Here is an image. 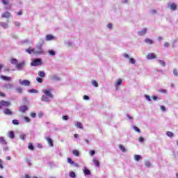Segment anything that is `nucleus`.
I'll return each mask as SVG.
<instances>
[{
    "instance_id": "44",
    "label": "nucleus",
    "mask_w": 178,
    "mask_h": 178,
    "mask_svg": "<svg viewBox=\"0 0 178 178\" xmlns=\"http://www.w3.org/2000/svg\"><path fill=\"white\" fill-rule=\"evenodd\" d=\"M30 116H31V118H32L33 119H35V118H37V113H30Z\"/></svg>"
},
{
    "instance_id": "20",
    "label": "nucleus",
    "mask_w": 178,
    "mask_h": 178,
    "mask_svg": "<svg viewBox=\"0 0 178 178\" xmlns=\"http://www.w3.org/2000/svg\"><path fill=\"white\" fill-rule=\"evenodd\" d=\"M55 37L52 35H46V41H52V40H54Z\"/></svg>"
},
{
    "instance_id": "19",
    "label": "nucleus",
    "mask_w": 178,
    "mask_h": 178,
    "mask_svg": "<svg viewBox=\"0 0 178 178\" xmlns=\"http://www.w3.org/2000/svg\"><path fill=\"white\" fill-rule=\"evenodd\" d=\"M25 51L26 52L29 54V55H31V54H35V50L34 49H31V47L29 49H26Z\"/></svg>"
},
{
    "instance_id": "62",
    "label": "nucleus",
    "mask_w": 178,
    "mask_h": 178,
    "mask_svg": "<svg viewBox=\"0 0 178 178\" xmlns=\"http://www.w3.org/2000/svg\"><path fill=\"white\" fill-rule=\"evenodd\" d=\"M150 13L152 14V15H155V13H156V10H150Z\"/></svg>"
},
{
    "instance_id": "14",
    "label": "nucleus",
    "mask_w": 178,
    "mask_h": 178,
    "mask_svg": "<svg viewBox=\"0 0 178 178\" xmlns=\"http://www.w3.org/2000/svg\"><path fill=\"white\" fill-rule=\"evenodd\" d=\"M51 80H54V81H60V77L56 74H53Z\"/></svg>"
},
{
    "instance_id": "6",
    "label": "nucleus",
    "mask_w": 178,
    "mask_h": 178,
    "mask_svg": "<svg viewBox=\"0 0 178 178\" xmlns=\"http://www.w3.org/2000/svg\"><path fill=\"white\" fill-rule=\"evenodd\" d=\"M10 105L11 104L9 102H6L5 100L0 101V109H2L3 106L8 107V106H10Z\"/></svg>"
},
{
    "instance_id": "24",
    "label": "nucleus",
    "mask_w": 178,
    "mask_h": 178,
    "mask_svg": "<svg viewBox=\"0 0 178 178\" xmlns=\"http://www.w3.org/2000/svg\"><path fill=\"white\" fill-rule=\"evenodd\" d=\"M75 126L77 127V129H83V124L80 122H76L75 123Z\"/></svg>"
},
{
    "instance_id": "11",
    "label": "nucleus",
    "mask_w": 178,
    "mask_h": 178,
    "mask_svg": "<svg viewBox=\"0 0 178 178\" xmlns=\"http://www.w3.org/2000/svg\"><path fill=\"white\" fill-rule=\"evenodd\" d=\"M26 111H29V107L27 106L24 105L19 107V112L24 113Z\"/></svg>"
},
{
    "instance_id": "2",
    "label": "nucleus",
    "mask_w": 178,
    "mask_h": 178,
    "mask_svg": "<svg viewBox=\"0 0 178 178\" xmlns=\"http://www.w3.org/2000/svg\"><path fill=\"white\" fill-rule=\"evenodd\" d=\"M44 45V40L40 39L39 44L36 46L35 49V55H42L44 50H42V46Z\"/></svg>"
},
{
    "instance_id": "18",
    "label": "nucleus",
    "mask_w": 178,
    "mask_h": 178,
    "mask_svg": "<svg viewBox=\"0 0 178 178\" xmlns=\"http://www.w3.org/2000/svg\"><path fill=\"white\" fill-rule=\"evenodd\" d=\"M46 140L48 144L50 145V147H54V140H52V138L47 137Z\"/></svg>"
},
{
    "instance_id": "40",
    "label": "nucleus",
    "mask_w": 178,
    "mask_h": 178,
    "mask_svg": "<svg viewBox=\"0 0 178 178\" xmlns=\"http://www.w3.org/2000/svg\"><path fill=\"white\" fill-rule=\"evenodd\" d=\"M70 176L72 178H76V172H73V171L70 172Z\"/></svg>"
},
{
    "instance_id": "26",
    "label": "nucleus",
    "mask_w": 178,
    "mask_h": 178,
    "mask_svg": "<svg viewBox=\"0 0 178 178\" xmlns=\"http://www.w3.org/2000/svg\"><path fill=\"white\" fill-rule=\"evenodd\" d=\"M145 166H146V168H151L152 166V164L151 163V162H149V161H145Z\"/></svg>"
},
{
    "instance_id": "47",
    "label": "nucleus",
    "mask_w": 178,
    "mask_h": 178,
    "mask_svg": "<svg viewBox=\"0 0 178 178\" xmlns=\"http://www.w3.org/2000/svg\"><path fill=\"white\" fill-rule=\"evenodd\" d=\"M67 162H68V163H70L71 165H74V161H73V160H72V159H70V158L67 159Z\"/></svg>"
},
{
    "instance_id": "12",
    "label": "nucleus",
    "mask_w": 178,
    "mask_h": 178,
    "mask_svg": "<svg viewBox=\"0 0 178 178\" xmlns=\"http://www.w3.org/2000/svg\"><path fill=\"white\" fill-rule=\"evenodd\" d=\"M11 15L9 12H5L1 15V17H4L5 19H9Z\"/></svg>"
},
{
    "instance_id": "29",
    "label": "nucleus",
    "mask_w": 178,
    "mask_h": 178,
    "mask_svg": "<svg viewBox=\"0 0 178 178\" xmlns=\"http://www.w3.org/2000/svg\"><path fill=\"white\" fill-rule=\"evenodd\" d=\"M0 143L5 144L6 145L8 144V142L5 140V138L3 137H0Z\"/></svg>"
},
{
    "instance_id": "31",
    "label": "nucleus",
    "mask_w": 178,
    "mask_h": 178,
    "mask_svg": "<svg viewBox=\"0 0 178 178\" xmlns=\"http://www.w3.org/2000/svg\"><path fill=\"white\" fill-rule=\"evenodd\" d=\"M166 135L168 136V137H170V138H172V137H175V134L171 131H167Z\"/></svg>"
},
{
    "instance_id": "52",
    "label": "nucleus",
    "mask_w": 178,
    "mask_h": 178,
    "mask_svg": "<svg viewBox=\"0 0 178 178\" xmlns=\"http://www.w3.org/2000/svg\"><path fill=\"white\" fill-rule=\"evenodd\" d=\"M20 138H21V140H26V135L24 134H22L20 135Z\"/></svg>"
},
{
    "instance_id": "63",
    "label": "nucleus",
    "mask_w": 178,
    "mask_h": 178,
    "mask_svg": "<svg viewBox=\"0 0 178 178\" xmlns=\"http://www.w3.org/2000/svg\"><path fill=\"white\" fill-rule=\"evenodd\" d=\"M38 116L39 118H42V116H44V113H39L38 114Z\"/></svg>"
},
{
    "instance_id": "4",
    "label": "nucleus",
    "mask_w": 178,
    "mask_h": 178,
    "mask_svg": "<svg viewBox=\"0 0 178 178\" xmlns=\"http://www.w3.org/2000/svg\"><path fill=\"white\" fill-rule=\"evenodd\" d=\"M3 88L6 90H13L15 88V84L12 83H7L3 86Z\"/></svg>"
},
{
    "instance_id": "21",
    "label": "nucleus",
    "mask_w": 178,
    "mask_h": 178,
    "mask_svg": "<svg viewBox=\"0 0 178 178\" xmlns=\"http://www.w3.org/2000/svg\"><path fill=\"white\" fill-rule=\"evenodd\" d=\"M3 113L5 115H12L13 112L12 111H10L9 108H5L3 110Z\"/></svg>"
},
{
    "instance_id": "60",
    "label": "nucleus",
    "mask_w": 178,
    "mask_h": 178,
    "mask_svg": "<svg viewBox=\"0 0 178 178\" xmlns=\"http://www.w3.org/2000/svg\"><path fill=\"white\" fill-rule=\"evenodd\" d=\"M83 99H85V101H88V99H90V97L87 96V95H84L83 96Z\"/></svg>"
},
{
    "instance_id": "55",
    "label": "nucleus",
    "mask_w": 178,
    "mask_h": 178,
    "mask_svg": "<svg viewBox=\"0 0 178 178\" xmlns=\"http://www.w3.org/2000/svg\"><path fill=\"white\" fill-rule=\"evenodd\" d=\"M145 97L147 99V101H151V97H149V95H145Z\"/></svg>"
},
{
    "instance_id": "45",
    "label": "nucleus",
    "mask_w": 178,
    "mask_h": 178,
    "mask_svg": "<svg viewBox=\"0 0 178 178\" xmlns=\"http://www.w3.org/2000/svg\"><path fill=\"white\" fill-rule=\"evenodd\" d=\"M92 84L94 86V87H98V82H97L95 80L92 81Z\"/></svg>"
},
{
    "instance_id": "46",
    "label": "nucleus",
    "mask_w": 178,
    "mask_h": 178,
    "mask_svg": "<svg viewBox=\"0 0 178 178\" xmlns=\"http://www.w3.org/2000/svg\"><path fill=\"white\" fill-rule=\"evenodd\" d=\"M36 81H38V83H42L44 80L41 77H36Z\"/></svg>"
},
{
    "instance_id": "17",
    "label": "nucleus",
    "mask_w": 178,
    "mask_h": 178,
    "mask_svg": "<svg viewBox=\"0 0 178 178\" xmlns=\"http://www.w3.org/2000/svg\"><path fill=\"white\" fill-rule=\"evenodd\" d=\"M0 78L2 79V80H4L5 81H10L12 80V78H10V76H3V75H1L0 76Z\"/></svg>"
},
{
    "instance_id": "57",
    "label": "nucleus",
    "mask_w": 178,
    "mask_h": 178,
    "mask_svg": "<svg viewBox=\"0 0 178 178\" xmlns=\"http://www.w3.org/2000/svg\"><path fill=\"white\" fill-rule=\"evenodd\" d=\"M160 92H162L163 94H166L168 92V90L166 89H161L160 90Z\"/></svg>"
},
{
    "instance_id": "27",
    "label": "nucleus",
    "mask_w": 178,
    "mask_h": 178,
    "mask_svg": "<svg viewBox=\"0 0 178 178\" xmlns=\"http://www.w3.org/2000/svg\"><path fill=\"white\" fill-rule=\"evenodd\" d=\"M145 42H146V44H149L150 45H152V44H154V41L149 38L145 39Z\"/></svg>"
},
{
    "instance_id": "33",
    "label": "nucleus",
    "mask_w": 178,
    "mask_h": 178,
    "mask_svg": "<svg viewBox=\"0 0 178 178\" xmlns=\"http://www.w3.org/2000/svg\"><path fill=\"white\" fill-rule=\"evenodd\" d=\"M65 45H67V47H72V45H73V42L70 40L65 41Z\"/></svg>"
},
{
    "instance_id": "50",
    "label": "nucleus",
    "mask_w": 178,
    "mask_h": 178,
    "mask_svg": "<svg viewBox=\"0 0 178 178\" xmlns=\"http://www.w3.org/2000/svg\"><path fill=\"white\" fill-rule=\"evenodd\" d=\"M24 119L26 123H30V121L31 120L29 117H24Z\"/></svg>"
},
{
    "instance_id": "23",
    "label": "nucleus",
    "mask_w": 178,
    "mask_h": 178,
    "mask_svg": "<svg viewBox=\"0 0 178 178\" xmlns=\"http://www.w3.org/2000/svg\"><path fill=\"white\" fill-rule=\"evenodd\" d=\"M8 137L9 138H11V140H13V138H15V132L13 131H10L8 133Z\"/></svg>"
},
{
    "instance_id": "16",
    "label": "nucleus",
    "mask_w": 178,
    "mask_h": 178,
    "mask_svg": "<svg viewBox=\"0 0 178 178\" xmlns=\"http://www.w3.org/2000/svg\"><path fill=\"white\" fill-rule=\"evenodd\" d=\"M11 65H15V66H17V64L19 63V61L16 58H12L10 60Z\"/></svg>"
},
{
    "instance_id": "58",
    "label": "nucleus",
    "mask_w": 178,
    "mask_h": 178,
    "mask_svg": "<svg viewBox=\"0 0 178 178\" xmlns=\"http://www.w3.org/2000/svg\"><path fill=\"white\" fill-rule=\"evenodd\" d=\"M107 27H108L110 30H112V28L113 27V24H107Z\"/></svg>"
},
{
    "instance_id": "5",
    "label": "nucleus",
    "mask_w": 178,
    "mask_h": 178,
    "mask_svg": "<svg viewBox=\"0 0 178 178\" xmlns=\"http://www.w3.org/2000/svg\"><path fill=\"white\" fill-rule=\"evenodd\" d=\"M26 66V61H22L21 63H18L16 65V69L18 70H23L24 69V67Z\"/></svg>"
},
{
    "instance_id": "10",
    "label": "nucleus",
    "mask_w": 178,
    "mask_h": 178,
    "mask_svg": "<svg viewBox=\"0 0 178 178\" xmlns=\"http://www.w3.org/2000/svg\"><path fill=\"white\" fill-rule=\"evenodd\" d=\"M146 58L148 60H151L152 59H155L156 58V56L154 53H149L147 56Z\"/></svg>"
},
{
    "instance_id": "42",
    "label": "nucleus",
    "mask_w": 178,
    "mask_h": 178,
    "mask_svg": "<svg viewBox=\"0 0 178 178\" xmlns=\"http://www.w3.org/2000/svg\"><path fill=\"white\" fill-rule=\"evenodd\" d=\"M134 130H135V131H136L137 133H141V130L136 126H134Z\"/></svg>"
},
{
    "instance_id": "13",
    "label": "nucleus",
    "mask_w": 178,
    "mask_h": 178,
    "mask_svg": "<svg viewBox=\"0 0 178 178\" xmlns=\"http://www.w3.org/2000/svg\"><path fill=\"white\" fill-rule=\"evenodd\" d=\"M83 171L85 176H88V175H91V171H90V170H88L86 167L83 168Z\"/></svg>"
},
{
    "instance_id": "8",
    "label": "nucleus",
    "mask_w": 178,
    "mask_h": 178,
    "mask_svg": "<svg viewBox=\"0 0 178 178\" xmlns=\"http://www.w3.org/2000/svg\"><path fill=\"white\" fill-rule=\"evenodd\" d=\"M147 31H148V29L147 28H144L143 29L138 31V35H140V37L143 35H145Z\"/></svg>"
},
{
    "instance_id": "38",
    "label": "nucleus",
    "mask_w": 178,
    "mask_h": 178,
    "mask_svg": "<svg viewBox=\"0 0 178 178\" xmlns=\"http://www.w3.org/2000/svg\"><path fill=\"white\" fill-rule=\"evenodd\" d=\"M122 84V79H118L116 83H115V87H119Z\"/></svg>"
},
{
    "instance_id": "49",
    "label": "nucleus",
    "mask_w": 178,
    "mask_h": 178,
    "mask_svg": "<svg viewBox=\"0 0 178 178\" xmlns=\"http://www.w3.org/2000/svg\"><path fill=\"white\" fill-rule=\"evenodd\" d=\"M2 3L3 5H9V0H2Z\"/></svg>"
},
{
    "instance_id": "1",
    "label": "nucleus",
    "mask_w": 178,
    "mask_h": 178,
    "mask_svg": "<svg viewBox=\"0 0 178 178\" xmlns=\"http://www.w3.org/2000/svg\"><path fill=\"white\" fill-rule=\"evenodd\" d=\"M43 95L41 97V101L43 102H51V99H53L54 95L52 94L51 88H47L42 90Z\"/></svg>"
},
{
    "instance_id": "41",
    "label": "nucleus",
    "mask_w": 178,
    "mask_h": 178,
    "mask_svg": "<svg viewBox=\"0 0 178 178\" xmlns=\"http://www.w3.org/2000/svg\"><path fill=\"white\" fill-rule=\"evenodd\" d=\"M28 148L31 149V151H34V146L31 143L29 144Z\"/></svg>"
},
{
    "instance_id": "3",
    "label": "nucleus",
    "mask_w": 178,
    "mask_h": 178,
    "mask_svg": "<svg viewBox=\"0 0 178 178\" xmlns=\"http://www.w3.org/2000/svg\"><path fill=\"white\" fill-rule=\"evenodd\" d=\"M42 65V60L41 58H34L31 63V66H41Z\"/></svg>"
},
{
    "instance_id": "7",
    "label": "nucleus",
    "mask_w": 178,
    "mask_h": 178,
    "mask_svg": "<svg viewBox=\"0 0 178 178\" xmlns=\"http://www.w3.org/2000/svg\"><path fill=\"white\" fill-rule=\"evenodd\" d=\"M19 83L21 86H25V87H29V86H30V81L29 80L22 81V79H19Z\"/></svg>"
},
{
    "instance_id": "56",
    "label": "nucleus",
    "mask_w": 178,
    "mask_h": 178,
    "mask_svg": "<svg viewBox=\"0 0 178 178\" xmlns=\"http://www.w3.org/2000/svg\"><path fill=\"white\" fill-rule=\"evenodd\" d=\"M26 163L29 165V166H31V162L30 161V159H26Z\"/></svg>"
},
{
    "instance_id": "9",
    "label": "nucleus",
    "mask_w": 178,
    "mask_h": 178,
    "mask_svg": "<svg viewBox=\"0 0 178 178\" xmlns=\"http://www.w3.org/2000/svg\"><path fill=\"white\" fill-rule=\"evenodd\" d=\"M167 5L168 7L171 9V10H176L177 9V6L175 3H172L171 4L170 3H168Z\"/></svg>"
},
{
    "instance_id": "34",
    "label": "nucleus",
    "mask_w": 178,
    "mask_h": 178,
    "mask_svg": "<svg viewBox=\"0 0 178 178\" xmlns=\"http://www.w3.org/2000/svg\"><path fill=\"white\" fill-rule=\"evenodd\" d=\"M93 163L95 165V166H97V168H99V161H98V160L94 159Z\"/></svg>"
},
{
    "instance_id": "25",
    "label": "nucleus",
    "mask_w": 178,
    "mask_h": 178,
    "mask_svg": "<svg viewBox=\"0 0 178 178\" xmlns=\"http://www.w3.org/2000/svg\"><path fill=\"white\" fill-rule=\"evenodd\" d=\"M48 54L51 56H55L56 55V52L54 50H52V49L49 50Z\"/></svg>"
},
{
    "instance_id": "36",
    "label": "nucleus",
    "mask_w": 178,
    "mask_h": 178,
    "mask_svg": "<svg viewBox=\"0 0 178 178\" xmlns=\"http://www.w3.org/2000/svg\"><path fill=\"white\" fill-rule=\"evenodd\" d=\"M159 63L163 67L166 66V63H165V61L162 60H158Z\"/></svg>"
},
{
    "instance_id": "53",
    "label": "nucleus",
    "mask_w": 178,
    "mask_h": 178,
    "mask_svg": "<svg viewBox=\"0 0 178 178\" xmlns=\"http://www.w3.org/2000/svg\"><path fill=\"white\" fill-rule=\"evenodd\" d=\"M63 120H69V115H63Z\"/></svg>"
},
{
    "instance_id": "64",
    "label": "nucleus",
    "mask_w": 178,
    "mask_h": 178,
    "mask_svg": "<svg viewBox=\"0 0 178 178\" xmlns=\"http://www.w3.org/2000/svg\"><path fill=\"white\" fill-rule=\"evenodd\" d=\"M164 47H165V48H169V43H168V42H165V43H164Z\"/></svg>"
},
{
    "instance_id": "48",
    "label": "nucleus",
    "mask_w": 178,
    "mask_h": 178,
    "mask_svg": "<svg viewBox=\"0 0 178 178\" xmlns=\"http://www.w3.org/2000/svg\"><path fill=\"white\" fill-rule=\"evenodd\" d=\"M12 122H13V124H15L16 126H18L19 124V120H13Z\"/></svg>"
},
{
    "instance_id": "35",
    "label": "nucleus",
    "mask_w": 178,
    "mask_h": 178,
    "mask_svg": "<svg viewBox=\"0 0 178 178\" xmlns=\"http://www.w3.org/2000/svg\"><path fill=\"white\" fill-rule=\"evenodd\" d=\"M129 63L131 64V65H134L136 63V60L133 58H130L129 59Z\"/></svg>"
},
{
    "instance_id": "43",
    "label": "nucleus",
    "mask_w": 178,
    "mask_h": 178,
    "mask_svg": "<svg viewBox=\"0 0 178 178\" xmlns=\"http://www.w3.org/2000/svg\"><path fill=\"white\" fill-rule=\"evenodd\" d=\"M173 75H174L175 77H178V72H177V69H174V70H173Z\"/></svg>"
},
{
    "instance_id": "32",
    "label": "nucleus",
    "mask_w": 178,
    "mask_h": 178,
    "mask_svg": "<svg viewBox=\"0 0 178 178\" xmlns=\"http://www.w3.org/2000/svg\"><path fill=\"white\" fill-rule=\"evenodd\" d=\"M28 92H30L31 94H37L38 92V90L35 89H31L28 90Z\"/></svg>"
},
{
    "instance_id": "54",
    "label": "nucleus",
    "mask_w": 178,
    "mask_h": 178,
    "mask_svg": "<svg viewBox=\"0 0 178 178\" xmlns=\"http://www.w3.org/2000/svg\"><path fill=\"white\" fill-rule=\"evenodd\" d=\"M123 56L126 58V59H129L130 58V56H129V54L124 53L123 54Z\"/></svg>"
},
{
    "instance_id": "51",
    "label": "nucleus",
    "mask_w": 178,
    "mask_h": 178,
    "mask_svg": "<svg viewBox=\"0 0 178 178\" xmlns=\"http://www.w3.org/2000/svg\"><path fill=\"white\" fill-rule=\"evenodd\" d=\"M89 154L90 156H94V155H95V150H90Z\"/></svg>"
},
{
    "instance_id": "61",
    "label": "nucleus",
    "mask_w": 178,
    "mask_h": 178,
    "mask_svg": "<svg viewBox=\"0 0 178 178\" xmlns=\"http://www.w3.org/2000/svg\"><path fill=\"white\" fill-rule=\"evenodd\" d=\"M161 110L163 111V112H165V111H166V108L164 106H161Z\"/></svg>"
},
{
    "instance_id": "15",
    "label": "nucleus",
    "mask_w": 178,
    "mask_h": 178,
    "mask_svg": "<svg viewBox=\"0 0 178 178\" xmlns=\"http://www.w3.org/2000/svg\"><path fill=\"white\" fill-rule=\"evenodd\" d=\"M0 26L4 29H9V24L6 22H0Z\"/></svg>"
},
{
    "instance_id": "59",
    "label": "nucleus",
    "mask_w": 178,
    "mask_h": 178,
    "mask_svg": "<svg viewBox=\"0 0 178 178\" xmlns=\"http://www.w3.org/2000/svg\"><path fill=\"white\" fill-rule=\"evenodd\" d=\"M15 26H16V27H20V22L17 21L15 22Z\"/></svg>"
},
{
    "instance_id": "22",
    "label": "nucleus",
    "mask_w": 178,
    "mask_h": 178,
    "mask_svg": "<svg viewBox=\"0 0 178 178\" xmlns=\"http://www.w3.org/2000/svg\"><path fill=\"white\" fill-rule=\"evenodd\" d=\"M39 77L44 79L45 77V72L44 71H39L38 73Z\"/></svg>"
},
{
    "instance_id": "30",
    "label": "nucleus",
    "mask_w": 178,
    "mask_h": 178,
    "mask_svg": "<svg viewBox=\"0 0 178 178\" xmlns=\"http://www.w3.org/2000/svg\"><path fill=\"white\" fill-rule=\"evenodd\" d=\"M119 149L120 151H122V152H126V147H124L123 145H119Z\"/></svg>"
},
{
    "instance_id": "28",
    "label": "nucleus",
    "mask_w": 178,
    "mask_h": 178,
    "mask_svg": "<svg viewBox=\"0 0 178 178\" xmlns=\"http://www.w3.org/2000/svg\"><path fill=\"white\" fill-rule=\"evenodd\" d=\"M134 159H135V161H136L137 162H138V161H140V159H142V157H141L140 155L135 154V155H134Z\"/></svg>"
},
{
    "instance_id": "39",
    "label": "nucleus",
    "mask_w": 178,
    "mask_h": 178,
    "mask_svg": "<svg viewBox=\"0 0 178 178\" xmlns=\"http://www.w3.org/2000/svg\"><path fill=\"white\" fill-rule=\"evenodd\" d=\"M15 91H17L19 94H22V92H23V89L20 87H17L15 88Z\"/></svg>"
},
{
    "instance_id": "37",
    "label": "nucleus",
    "mask_w": 178,
    "mask_h": 178,
    "mask_svg": "<svg viewBox=\"0 0 178 178\" xmlns=\"http://www.w3.org/2000/svg\"><path fill=\"white\" fill-rule=\"evenodd\" d=\"M72 154L75 156H79V155H80V152H79L78 150H73Z\"/></svg>"
}]
</instances>
